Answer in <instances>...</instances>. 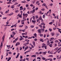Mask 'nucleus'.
Wrapping results in <instances>:
<instances>
[{"label": "nucleus", "instance_id": "nucleus-44", "mask_svg": "<svg viewBox=\"0 0 61 61\" xmlns=\"http://www.w3.org/2000/svg\"><path fill=\"white\" fill-rule=\"evenodd\" d=\"M18 16L19 17H20L21 18V17H22V16L21 15H18Z\"/></svg>", "mask_w": 61, "mask_h": 61}, {"label": "nucleus", "instance_id": "nucleus-38", "mask_svg": "<svg viewBox=\"0 0 61 61\" xmlns=\"http://www.w3.org/2000/svg\"><path fill=\"white\" fill-rule=\"evenodd\" d=\"M53 22H50L49 24L50 25H52V24H53Z\"/></svg>", "mask_w": 61, "mask_h": 61}, {"label": "nucleus", "instance_id": "nucleus-30", "mask_svg": "<svg viewBox=\"0 0 61 61\" xmlns=\"http://www.w3.org/2000/svg\"><path fill=\"white\" fill-rule=\"evenodd\" d=\"M55 43H58V40H56L55 41Z\"/></svg>", "mask_w": 61, "mask_h": 61}, {"label": "nucleus", "instance_id": "nucleus-19", "mask_svg": "<svg viewBox=\"0 0 61 61\" xmlns=\"http://www.w3.org/2000/svg\"><path fill=\"white\" fill-rule=\"evenodd\" d=\"M46 53H47V52L46 51H45V52H43V55H46Z\"/></svg>", "mask_w": 61, "mask_h": 61}, {"label": "nucleus", "instance_id": "nucleus-28", "mask_svg": "<svg viewBox=\"0 0 61 61\" xmlns=\"http://www.w3.org/2000/svg\"><path fill=\"white\" fill-rule=\"evenodd\" d=\"M30 27L31 28H34V26L33 25H31L30 26Z\"/></svg>", "mask_w": 61, "mask_h": 61}, {"label": "nucleus", "instance_id": "nucleus-61", "mask_svg": "<svg viewBox=\"0 0 61 61\" xmlns=\"http://www.w3.org/2000/svg\"><path fill=\"white\" fill-rule=\"evenodd\" d=\"M51 52H50V51H48V54H50Z\"/></svg>", "mask_w": 61, "mask_h": 61}, {"label": "nucleus", "instance_id": "nucleus-46", "mask_svg": "<svg viewBox=\"0 0 61 61\" xmlns=\"http://www.w3.org/2000/svg\"><path fill=\"white\" fill-rule=\"evenodd\" d=\"M54 37H52L51 38V40H53V39H54Z\"/></svg>", "mask_w": 61, "mask_h": 61}, {"label": "nucleus", "instance_id": "nucleus-31", "mask_svg": "<svg viewBox=\"0 0 61 61\" xmlns=\"http://www.w3.org/2000/svg\"><path fill=\"white\" fill-rule=\"evenodd\" d=\"M29 47H28V46H27L26 47H25V49H26H26H27Z\"/></svg>", "mask_w": 61, "mask_h": 61}, {"label": "nucleus", "instance_id": "nucleus-50", "mask_svg": "<svg viewBox=\"0 0 61 61\" xmlns=\"http://www.w3.org/2000/svg\"><path fill=\"white\" fill-rule=\"evenodd\" d=\"M33 17V20H35V16H33L32 17Z\"/></svg>", "mask_w": 61, "mask_h": 61}, {"label": "nucleus", "instance_id": "nucleus-20", "mask_svg": "<svg viewBox=\"0 0 61 61\" xmlns=\"http://www.w3.org/2000/svg\"><path fill=\"white\" fill-rule=\"evenodd\" d=\"M42 19V16H40V17L39 18V20H41Z\"/></svg>", "mask_w": 61, "mask_h": 61}, {"label": "nucleus", "instance_id": "nucleus-49", "mask_svg": "<svg viewBox=\"0 0 61 61\" xmlns=\"http://www.w3.org/2000/svg\"><path fill=\"white\" fill-rule=\"evenodd\" d=\"M28 6H29V5H28L26 4V7H28Z\"/></svg>", "mask_w": 61, "mask_h": 61}, {"label": "nucleus", "instance_id": "nucleus-13", "mask_svg": "<svg viewBox=\"0 0 61 61\" xmlns=\"http://www.w3.org/2000/svg\"><path fill=\"white\" fill-rule=\"evenodd\" d=\"M11 57H9L8 59V60H7V61H9L10 60H11Z\"/></svg>", "mask_w": 61, "mask_h": 61}, {"label": "nucleus", "instance_id": "nucleus-40", "mask_svg": "<svg viewBox=\"0 0 61 61\" xmlns=\"http://www.w3.org/2000/svg\"><path fill=\"white\" fill-rule=\"evenodd\" d=\"M53 5V4L51 3V4H50L49 5L50 6H52V5Z\"/></svg>", "mask_w": 61, "mask_h": 61}, {"label": "nucleus", "instance_id": "nucleus-14", "mask_svg": "<svg viewBox=\"0 0 61 61\" xmlns=\"http://www.w3.org/2000/svg\"><path fill=\"white\" fill-rule=\"evenodd\" d=\"M31 57H36V55H33L31 56Z\"/></svg>", "mask_w": 61, "mask_h": 61}, {"label": "nucleus", "instance_id": "nucleus-29", "mask_svg": "<svg viewBox=\"0 0 61 61\" xmlns=\"http://www.w3.org/2000/svg\"><path fill=\"white\" fill-rule=\"evenodd\" d=\"M5 38V36H3V37H2V39L3 40V41H4V39Z\"/></svg>", "mask_w": 61, "mask_h": 61}, {"label": "nucleus", "instance_id": "nucleus-48", "mask_svg": "<svg viewBox=\"0 0 61 61\" xmlns=\"http://www.w3.org/2000/svg\"><path fill=\"white\" fill-rule=\"evenodd\" d=\"M61 50V47H60V48H59L57 50V51H56V52H57V51H58V50Z\"/></svg>", "mask_w": 61, "mask_h": 61}, {"label": "nucleus", "instance_id": "nucleus-56", "mask_svg": "<svg viewBox=\"0 0 61 61\" xmlns=\"http://www.w3.org/2000/svg\"><path fill=\"white\" fill-rule=\"evenodd\" d=\"M38 1H37L36 2V4L38 5Z\"/></svg>", "mask_w": 61, "mask_h": 61}, {"label": "nucleus", "instance_id": "nucleus-53", "mask_svg": "<svg viewBox=\"0 0 61 61\" xmlns=\"http://www.w3.org/2000/svg\"><path fill=\"white\" fill-rule=\"evenodd\" d=\"M23 26V25H20L19 26V27H22Z\"/></svg>", "mask_w": 61, "mask_h": 61}, {"label": "nucleus", "instance_id": "nucleus-41", "mask_svg": "<svg viewBox=\"0 0 61 61\" xmlns=\"http://www.w3.org/2000/svg\"><path fill=\"white\" fill-rule=\"evenodd\" d=\"M21 3H26V1H21Z\"/></svg>", "mask_w": 61, "mask_h": 61}, {"label": "nucleus", "instance_id": "nucleus-39", "mask_svg": "<svg viewBox=\"0 0 61 61\" xmlns=\"http://www.w3.org/2000/svg\"><path fill=\"white\" fill-rule=\"evenodd\" d=\"M8 53L9 54H11L12 52H11L10 51V52H8Z\"/></svg>", "mask_w": 61, "mask_h": 61}, {"label": "nucleus", "instance_id": "nucleus-5", "mask_svg": "<svg viewBox=\"0 0 61 61\" xmlns=\"http://www.w3.org/2000/svg\"><path fill=\"white\" fill-rule=\"evenodd\" d=\"M14 14V13H13L12 12L10 14H8V16H11V15H13Z\"/></svg>", "mask_w": 61, "mask_h": 61}, {"label": "nucleus", "instance_id": "nucleus-18", "mask_svg": "<svg viewBox=\"0 0 61 61\" xmlns=\"http://www.w3.org/2000/svg\"><path fill=\"white\" fill-rule=\"evenodd\" d=\"M28 52H29V51H26L25 52L24 54H27V53H28Z\"/></svg>", "mask_w": 61, "mask_h": 61}, {"label": "nucleus", "instance_id": "nucleus-63", "mask_svg": "<svg viewBox=\"0 0 61 61\" xmlns=\"http://www.w3.org/2000/svg\"><path fill=\"white\" fill-rule=\"evenodd\" d=\"M41 10H42V11H44V10H45V9H44V8L42 9H41Z\"/></svg>", "mask_w": 61, "mask_h": 61}, {"label": "nucleus", "instance_id": "nucleus-34", "mask_svg": "<svg viewBox=\"0 0 61 61\" xmlns=\"http://www.w3.org/2000/svg\"><path fill=\"white\" fill-rule=\"evenodd\" d=\"M25 41H26L27 42H29L30 41L29 40L27 39H26Z\"/></svg>", "mask_w": 61, "mask_h": 61}, {"label": "nucleus", "instance_id": "nucleus-54", "mask_svg": "<svg viewBox=\"0 0 61 61\" xmlns=\"http://www.w3.org/2000/svg\"><path fill=\"white\" fill-rule=\"evenodd\" d=\"M20 50H21L22 49V47H20Z\"/></svg>", "mask_w": 61, "mask_h": 61}, {"label": "nucleus", "instance_id": "nucleus-26", "mask_svg": "<svg viewBox=\"0 0 61 61\" xmlns=\"http://www.w3.org/2000/svg\"><path fill=\"white\" fill-rule=\"evenodd\" d=\"M41 29V30H42V32H43L44 31V30H45V29Z\"/></svg>", "mask_w": 61, "mask_h": 61}, {"label": "nucleus", "instance_id": "nucleus-23", "mask_svg": "<svg viewBox=\"0 0 61 61\" xmlns=\"http://www.w3.org/2000/svg\"><path fill=\"white\" fill-rule=\"evenodd\" d=\"M51 34L52 36H54L55 35V33H52Z\"/></svg>", "mask_w": 61, "mask_h": 61}, {"label": "nucleus", "instance_id": "nucleus-32", "mask_svg": "<svg viewBox=\"0 0 61 61\" xmlns=\"http://www.w3.org/2000/svg\"><path fill=\"white\" fill-rule=\"evenodd\" d=\"M7 4H12V2H8L7 3Z\"/></svg>", "mask_w": 61, "mask_h": 61}, {"label": "nucleus", "instance_id": "nucleus-62", "mask_svg": "<svg viewBox=\"0 0 61 61\" xmlns=\"http://www.w3.org/2000/svg\"><path fill=\"white\" fill-rule=\"evenodd\" d=\"M11 7V8H14L15 7H14V6H12Z\"/></svg>", "mask_w": 61, "mask_h": 61}, {"label": "nucleus", "instance_id": "nucleus-52", "mask_svg": "<svg viewBox=\"0 0 61 61\" xmlns=\"http://www.w3.org/2000/svg\"><path fill=\"white\" fill-rule=\"evenodd\" d=\"M60 57H57V59H61Z\"/></svg>", "mask_w": 61, "mask_h": 61}, {"label": "nucleus", "instance_id": "nucleus-35", "mask_svg": "<svg viewBox=\"0 0 61 61\" xmlns=\"http://www.w3.org/2000/svg\"><path fill=\"white\" fill-rule=\"evenodd\" d=\"M48 57H52L53 56L52 55H50L48 56Z\"/></svg>", "mask_w": 61, "mask_h": 61}, {"label": "nucleus", "instance_id": "nucleus-2", "mask_svg": "<svg viewBox=\"0 0 61 61\" xmlns=\"http://www.w3.org/2000/svg\"><path fill=\"white\" fill-rule=\"evenodd\" d=\"M42 6H45L46 8L48 9V8H47V6H46V4L45 3L43 4L42 5Z\"/></svg>", "mask_w": 61, "mask_h": 61}, {"label": "nucleus", "instance_id": "nucleus-64", "mask_svg": "<svg viewBox=\"0 0 61 61\" xmlns=\"http://www.w3.org/2000/svg\"><path fill=\"white\" fill-rule=\"evenodd\" d=\"M23 61H25V59L24 58V59H23Z\"/></svg>", "mask_w": 61, "mask_h": 61}, {"label": "nucleus", "instance_id": "nucleus-6", "mask_svg": "<svg viewBox=\"0 0 61 61\" xmlns=\"http://www.w3.org/2000/svg\"><path fill=\"white\" fill-rule=\"evenodd\" d=\"M19 55H20V53H18V54L16 57V58H17L18 57V56H19Z\"/></svg>", "mask_w": 61, "mask_h": 61}, {"label": "nucleus", "instance_id": "nucleus-15", "mask_svg": "<svg viewBox=\"0 0 61 61\" xmlns=\"http://www.w3.org/2000/svg\"><path fill=\"white\" fill-rule=\"evenodd\" d=\"M33 43V45H34V46H35V41H33L32 42Z\"/></svg>", "mask_w": 61, "mask_h": 61}, {"label": "nucleus", "instance_id": "nucleus-3", "mask_svg": "<svg viewBox=\"0 0 61 61\" xmlns=\"http://www.w3.org/2000/svg\"><path fill=\"white\" fill-rule=\"evenodd\" d=\"M24 20H21V22L22 25H24Z\"/></svg>", "mask_w": 61, "mask_h": 61}, {"label": "nucleus", "instance_id": "nucleus-59", "mask_svg": "<svg viewBox=\"0 0 61 61\" xmlns=\"http://www.w3.org/2000/svg\"><path fill=\"white\" fill-rule=\"evenodd\" d=\"M61 49L58 52V53H60L61 52Z\"/></svg>", "mask_w": 61, "mask_h": 61}, {"label": "nucleus", "instance_id": "nucleus-43", "mask_svg": "<svg viewBox=\"0 0 61 61\" xmlns=\"http://www.w3.org/2000/svg\"><path fill=\"white\" fill-rule=\"evenodd\" d=\"M49 31H50V32H51V31H52V30L50 28H49Z\"/></svg>", "mask_w": 61, "mask_h": 61}, {"label": "nucleus", "instance_id": "nucleus-16", "mask_svg": "<svg viewBox=\"0 0 61 61\" xmlns=\"http://www.w3.org/2000/svg\"><path fill=\"white\" fill-rule=\"evenodd\" d=\"M40 13L41 14V15H43V13H42V11H40Z\"/></svg>", "mask_w": 61, "mask_h": 61}, {"label": "nucleus", "instance_id": "nucleus-37", "mask_svg": "<svg viewBox=\"0 0 61 61\" xmlns=\"http://www.w3.org/2000/svg\"><path fill=\"white\" fill-rule=\"evenodd\" d=\"M12 33H13L14 35H15L16 33H15V32H12Z\"/></svg>", "mask_w": 61, "mask_h": 61}, {"label": "nucleus", "instance_id": "nucleus-7", "mask_svg": "<svg viewBox=\"0 0 61 61\" xmlns=\"http://www.w3.org/2000/svg\"><path fill=\"white\" fill-rule=\"evenodd\" d=\"M15 46H17V45H20V42H17L15 44Z\"/></svg>", "mask_w": 61, "mask_h": 61}, {"label": "nucleus", "instance_id": "nucleus-27", "mask_svg": "<svg viewBox=\"0 0 61 61\" xmlns=\"http://www.w3.org/2000/svg\"><path fill=\"white\" fill-rule=\"evenodd\" d=\"M58 49V47H57L56 48H55L54 50H57V49Z\"/></svg>", "mask_w": 61, "mask_h": 61}, {"label": "nucleus", "instance_id": "nucleus-8", "mask_svg": "<svg viewBox=\"0 0 61 61\" xmlns=\"http://www.w3.org/2000/svg\"><path fill=\"white\" fill-rule=\"evenodd\" d=\"M2 46H3V43H1V44L0 46V48H1L0 49H1L2 48Z\"/></svg>", "mask_w": 61, "mask_h": 61}, {"label": "nucleus", "instance_id": "nucleus-47", "mask_svg": "<svg viewBox=\"0 0 61 61\" xmlns=\"http://www.w3.org/2000/svg\"><path fill=\"white\" fill-rule=\"evenodd\" d=\"M38 9V7H36V8L35 9V10H36H36H37Z\"/></svg>", "mask_w": 61, "mask_h": 61}, {"label": "nucleus", "instance_id": "nucleus-4", "mask_svg": "<svg viewBox=\"0 0 61 61\" xmlns=\"http://www.w3.org/2000/svg\"><path fill=\"white\" fill-rule=\"evenodd\" d=\"M46 44H45L44 43H43L42 45V47L43 48L44 47H45L46 46Z\"/></svg>", "mask_w": 61, "mask_h": 61}, {"label": "nucleus", "instance_id": "nucleus-17", "mask_svg": "<svg viewBox=\"0 0 61 61\" xmlns=\"http://www.w3.org/2000/svg\"><path fill=\"white\" fill-rule=\"evenodd\" d=\"M34 36H35L36 38V37H37L36 36V33H35L34 34Z\"/></svg>", "mask_w": 61, "mask_h": 61}, {"label": "nucleus", "instance_id": "nucleus-12", "mask_svg": "<svg viewBox=\"0 0 61 61\" xmlns=\"http://www.w3.org/2000/svg\"><path fill=\"white\" fill-rule=\"evenodd\" d=\"M35 12V9H33L32 10V14H33V13H34Z\"/></svg>", "mask_w": 61, "mask_h": 61}, {"label": "nucleus", "instance_id": "nucleus-10", "mask_svg": "<svg viewBox=\"0 0 61 61\" xmlns=\"http://www.w3.org/2000/svg\"><path fill=\"white\" fill-rule=\"evenodd\" d=\"M49 42V41H47V46H48V45H50V43Z\"/></svg>", "mask_w": 61, "mask_h": 61}, {"label": "nucleus", "instance_id": "nucleus-42", "mask_svg": "<svg viewBox=\"0 0 61 61\" xmlns=\"http://www.w3.org/2000/svg\"><path fill=\"white\" fill-rule=\"evenodd\" d=\"M26 60H29V58H28L26 57Z\"/></svg>", "mask_w": 61, "mask_h": 61}, {"label": "nucleus", "instance_id": "nucleus-55", "mask_svg": "<svg viewBox=\"0 0 61 61\" xmlns=\"http://www.w3.org/2000/svg\"><path fill=\"white\" fill-rule=\"evenodd\" d=\"M35 2H36V1L35 0H34V1H32V3L33 4H34Z\"/></svg>", "mask_w": 61, "mask_h": 61}, {"label": "nucleus", "instance_id": "nucleus-22", "mask_svg": "<svg viewBox=\"0 0 61 61\" xmlns=\"http://www.w3.org/2000/svg\"><path fill=\"white\" fill-rule=\"evenodd\" d=\"M49 46L50 47H51L53 46H52V44H50V45H49Z\"/></svg>", "mask_w": 61, "mask_h": 61}, {"label": "nucleus", "instance_id": "nucleus-51", "mask_svg": "<svg viewBox=\"0 0 61 61\" xmlns=\"http://www.w3.org/2000/svg\"><path fill=\"white\" fill-rule=\"evenodd\" d=\"M27 28H28V27H27V26H25V29H27Z\"/></svg>", "mask_w": 61, "mask_h": 61}, {"label": "nucleus", "instance_id": "nucleus-58", "mask_svg": "<svg viewBox=\"0 0 61 61\" xmlns=\"http://www.w3.org/2000/svg\"><path fill=\"white\" fill-rule=\"evenodd\" d=\"M45 15H43V18H45Z\"/></svg>", "mask_w": 61, "mask_h": 61}, {"label": "nucleus", "instance_id": "nucleus-60", "mask_svg": "<svg viewBox=\"0 0 61 61\" xmlns=\"http://www.w3.org/2000/svg\"><path fill=\"white\" fill-rule=\"evenodd\" d=\"M25 29L22 30V32H25Z\"/></svg>", "mask_w": 61, "mask_h": 61}, {"label": "nucleus", "instance_id": "nucleus-57", "mask_svg": "<svg viewBox=\"0 0 61 61\" xmlns=\"http://www.w3.org/2000/svg\"><path fill=\"white\" fill-rule=\"evenodd\" d=\"M20 21H21V20H18V23H20Z\"/></svg>", "mask_w": 61, "mask_h": 61}, {"label": "nucleus", "instance_id": "nucleus-1", "mask_svg": "<svg viewBox=\"0 0 61 61\" xmlns=\"http://www.w3.org/2000/svg\"><path fill=\"white\" fill-rule=\"evenodd\" d=\"M23 15L24 16V17H27V16L28 15V14H25L24 13H23Z\"/></svg>", "mask_w": 61, "mask_h": 61}, {"label": "nucleus", "instance_id": "nucleus-21", "mask_svg": "<svg viewBox=\"0 0 61 61\" xmlns=\"http://www.w3.org/2000/svg\"><path fill=\"white\" fill-rule=\"evenodd\" d=\"M38 33L40 34H41V30H38Z\"/></svg>", "mask_w": 61, "mask_h": 61}, {"label": "nucleus", "instance_id": "nucleus-11", "mask_svg": "<svg viewBox=\"0 0 61 61\" xmlns=\"http://www.w3.org/2000/svg\"><path fill=\"white\" fill-rule=\"evenodd\" d=\"M7 47H8V49L10 48V45L8 46L7 45Z\"/></svg>", "mask_w": 61, "mask_h": 61}, {"label": "nucleus", "instance_id": "nucleus-36", "mask_svg": "<svg viewBox=\"0 0 61 61\" xmlns=\"http://www.w3.org/2000/svg\"><path fill=\"white\" fill-rule=\"evenodd\" d=\"M42 59H43V60H45V59H46V58H45L44 57H42Z\"/></svg>", "mask_w": 61, "mask_h": 61}, {"label": "nucleus", "instance_id": "nucleus-24", "mask_svg": "<svg viewBox=\"0 0 61 61\" xmlns=\"http://www.w3.org/2000/svg\"><path fill=\"white\" fill-rule=\"evenodd\" d=\"M40 36L41 37H42L43 36V34H40Z\"/></svg>", "mask_w": 61, "mask_h": 61}, {"label": "nucleus", "instance_id": "nucleus-25", "mask_svg": "<svg viewBox=\"0 0 61 61\" xmlns=\"http://www.w3.org/2000/svg\"><path fill=\"white\" fill-rule=\"evenodd\" d=\"M35 17H36V18L37 19V18H38V16L37 15H36L35 16Z\"/></svg>", "mask_w": 61, "mask_h": 61}, {"label": "nucleus", "instance_id": "nucleus-33", "mask_svg": "<svg viewBox=\"0 0 61 61\" xmlns=\"http://www.w3.org/2000/svg\"><path fill=\"white\" fill-rule=\"evenodd\" d=\"M19 12V10H17L15 11V13H18V12Z\"/></svg>", "mask_w": 61, "mask_h": 61}, {"label": "nucleus", "instance_id": "nucleus-45", "mask_svg": "<svg viewBox=\"0 0 61 61\" xmlns=\"http://www.w3.org/2000/svg\"><path fill=\"white\" fill-rule=\"evenodd\" d=\"M17 0H13L12 1V2H15V1H16Z\"/></svg>", "mask_w": 61, "mask_h": 61}, {"label": "nucleus", "instance_id": "nucleus-9", "mask_svg": "<svg viewBox=\"0 0 61 61\" xmlns=\"http://www.w3.org/2000/svg\"><path fill=\"white\" fill-rule=\"evenodd\" d=\"M36 20H32V23H33L34 24H35V23H36Z\"/></svg>", "mask_w": 61, "mask_h": 61}]
</instances>
